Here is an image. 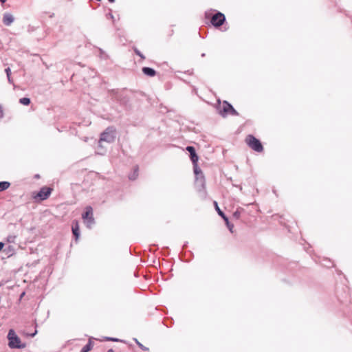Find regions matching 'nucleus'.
<instances>
[{
	"mask_svg": "<svg viewBox=\"0 0 352 352\" xmlns=\"http://www.w3.org/2000/svg\"><path fill=\"white\" fill-rule=\"evenodd\" d=\"M116 138V130L113 126L107 127L102 133H101L100 139L98 140V148L101 149V151H98L97 153L103 155L105 150L103 148L102 142L113 143Z\"/></svg>",
	"mask_w": 352,
	"mask_h": 352,
	"instance_id": "obj_1",
	"label": "nucleus"
},
{
	"mask_svg": "<svg viewBox=\"0 0 352 352\" xmlns=\"http://www.w3.org/2000/svg\"><path fill=\"white\" fill-rule=\"evenodd\" d=\"M216 109L218 113L223 118H226L228 115L234 116H239L237 111L226 100H224L221 104L220 100H218V104L216 105Z\"/></svg>",
	"mask_w": 352,
	"mask_h": 352,
	"instance_id": "obj_2",
	"label": "nucleus"
},
{
	"mask_svg": "<svg viewBox=\"0 0 352 352\" xmlns=\"http://www.w3.org/2000/svg\"><path fill=\"white\" fill-rule=\"evenodd\" d=\"M8 339V346L10 349H23L25 344L21 343V339L16 334L13 329H10L7 336Z\"/></svg>",
	"mask_w": 352,
	"mask_h": 352,
	"instance_id": "obj_3",
	"label": "nucleus"
},
{
	"mask_svg": "<svg viewBox=\"0 0 352 352\" xmlns=\"http://www.w3.org/2000/svg\"><path fill=\"white\" fill-rule=\"evenodd\" d=\"M246 143L250 148L256 152L261 153L263 151V146L261 141L253 135H248L246 137Z\"/></svg>",
	"mask_w": 352,
	"mask_h": 352,
	"instance_id": "obj_4",
	"label": "nucleus"
},
{
	"mask_svg": "<svg viewBox=\"0 0 352 352\" xmlns=\"http://www.w3.org/2000/svg\"><path fill=\"white\" fill-rule=\"evenodd\" d=\"M82 218L84 220L87 227L91 228L95 223V220L93 215V208L91 206H88L85 208V212L82 214Z\"/></svg>",
	"mask_w": 352,
	"mask_h": 352,
	"instance_id": "obj_5",
	"label": "nucleus"
},
{
	"mask_svg": "<svg viewBox=\"0 0 352 352\" xmlns=\"http://www.w3.org/2000/svg\"><path fill=\"white\" fill-rule=\"evenodd\" d=\"M224 14L217 11L210 19V23L214 28H219L226 22Z\"/></svg>",
	"mask_w": 352,
	"mask_h": 352,
	"instance_id": "obj_6",
	"label": "nucleus"
},
{
	"mask_svg": "<svg viewBox=\"0 0 352 352\" xmlns=\"http://www.w3.org/2000/svg\"><path fill=\"white\" fill-rule=\"evenodd\" d=\"M214 205L215 207V210L217 212L218 214L222 217V219L224 220L226 226L229 229L230 232H233V228L234 225L231 223L229 221L228 217L225 214V213L220 209V208L218 206V204L216 201H214Z\"/></svg>",
	"mask_w": 352,
	"mask_h": 352,
	"instance_id": "obj_7",
	"label": "nucleus"
},
{
	"mask_svg": "<svg viewBox=\"0 0 352 352\" xmlns=\"http://www.w3.org/2000/svg\"><path fill=\"white\" fill-rule=\"evenodd\" d=\"M52 189L50 187H42L38 192L35 195L34 198H38L41 201L45 200L48 198L52 192Z\"/></svg>",
	"mask_w": 352,
	"mask_h": 352,
	"instance_id": "obj_8",
	"label": "nucleus"
},
{
	"mask_svg": "<svg viewBox=\"0 0 352 352\" xmlns=\"http://www.w3.org/2000/svg\"><path fill=\"white\" fill-rule=\"evenodd\" d=\"M186 150L189 153L190 160L192 161L193 166H196L199 160V157L196 153L195 148L192 146H188Z\"/></svg>",
	"mask_w": 352,
	"mask_h": 352,
	"instance_id": "obj_9",
	"label": "nucleus"
},
{
	"mask_svg": "<svg viewBox=\"0 0 352 352\" xmlns=\"http://www.w3.org/2000/svg\"><path fill=\"white\" fill-rule=\"evenodd\" d=\"M14 20V16L10 13H5L3 16V23L5 25H10Z\"/></svg>",
	"mask_w": 352,
	"mask_h": 352,
	"instance_id": "obj_10",
	"label": "nucleus"
},
{
	"mask_svg": "<svg viewBox=\"0 0 352 352\" xmlns=\"http://www.w3.org/2000/svg\"><path fill=\"white\" fill-rule=\"evenodd\" d=\"M195 185L197 190L199 192L204 190L206 188V180L203 179H195Z\"/></svg>",
	"mask_w": 352,
	"mask_h": 352,
	"instance_id": "obj_11",
	"label": "nucleus"
},
{
	"mask_svg": "<svg viewBox=\"0 0 352 352\" xmlns=\"http://www.w3.org/2000/svg\"><path fill=\"white\" fill-rule=\"evenodd\" d=\"M142 72L144 75L149 77H153L156 74V71L153 68L149 67H144L142 68Z\"/></svg>",
	"mask_w": 352,
	"mask_h": 352,
	"instance_id": "obj_12",
	"label": "nucleus"
},
{
	"mask_svg": "<svg viewBox=\"0 0 352 352\" xmlns=\"http://www.w3.org/2000/svg\"><path fill=\"white\" fill-rule=\"evenodd\" d=\"M193 171L195 176V179H205V177L201 170V168L197 165L196 166H193Z\"/></svg>",
	"mask_w": 352,
	"mask_h": 352,
	"instance_id": "obj_13",
	"label": "nucleus"
},
{
	"mask_svg": "<svg viewBox=\"0 0 352 352\" xmlns=\"http://www.w3.org/2000/svg\"><path fill=\"white\" fill-rule=\"evenodd\" d=\"M72 230L76 240H77L80 236L79 226L77 221L73 223Z\"/></svg>",
	"mask_w": 352,
	"mask_h": 352,
	"instance_id": "obj_14",
	"label": "nucleus"
},
{
	"mask_svg": "<svg viewBox=\"0 0 352 352\" xmlns=\"http://www.w3.org/2000/svg\"><path fill=\"white\" fill-rule=\"evenodd\" d=\"M93 348V342L91 340L81 349L80 352H89Z\"/></svg>",
	"mask_w": 352,
	"mask_h": 352,
	"instance_id": "obj_15",
	"label": "nucleus"
},
{
	"mask_svg": "<svg viewBox=\"0 0 352 352\" xmlns=\"http://www.w3.org/2000/svg\"><path fill=\"white\" fill-rule=\"evenodd\" d=\"M10 186V183L8 182H0V192H2L3 190H6L8 189Z\"/></svg>",
	"mask_w": 352,
	"mask_h": 352,
	"instance_id": "obj_16",
	"label": "nucleus"
},
{
	"mask_svg": "<svg viewBox=\"0 0 352 352\" xmlns=\"http://www.w3.org/2000/svg\"><path fill=\"white\" fill-rule=\"evenodd\" d=\"M16 238H17L16 234H9L6 237V241L9 243H14Z\"/></svg>",
	"mask_w": 352,
	"mask_h": 352,
	"instance_id": "obj_17",
	"label": "nucleus"
},
{
	"mask_svg": "<svg viewBox=\"0 0 352 352\" xmlns=\"http://www.w3.org/2000/svg\"><path fill=\"white\" fill-rule=\"evenodd\" d=\"M244 211V209L239 207L236 209L235 212L233 213V218L236 219H239L241 215V213Z\"/></svg>",
	"mask_w": 352,
	"mask_h": 352,
	"instance_id": "obj_18",
	"label": "nucleus"
},
{
	"mask_svg": "<svg viewBox=\"0 0 352 352\" xmlns=\"http://www.w3.org/2000/svg\"><path fill=\"white\" fill-rule=\"evenodd\" d=\"M19 102L23 105H29L31 102L30 99L29 98H22L19 99Z\"/></svg>",
	"mask_w": 352,
	"mask_h": 352,
	"instance_id": "obj_19",
	"label": "nucleus"
},
{
	"mask_svg": "<svg viewBox=\"0 0 352 352\" xmlns=\"http://www.w3.org/2000/svg\"><path fill=\"white\" fill-rule=\"evenodd\" d=\"M322 265L327 267H331L333 266V262L330 259L325 258L323 260Z\"/></svg>",
	"mask_w": 352,
	"mask_h": 352,
	"instance_id": "obj_20",
	"label": "nucleus"
},
{
	"mask_svg": "<svg viewBox=\"0 0 352 352\" xmlns=\"http://www.w3.org/2000/svg\"><path fill=\"white\" fill-rule=\"evenodd\" d=\"M133 341L140 346V349H142L144 351H147L148 349L146 346H144L143 344H142L138 339L133 338Z\"/></svg>",
	"mask_w": 352,
	"mask_h": 352,
	"instance_id": "obj_21",
	"label": "nucleus"
},
{
	"mask_svg": "<svg viewBox=\"0 0 352 352\" xmlns=\"http://www.w3.org/2000/svg\"><path fill=\"white\" fill-rule=\"evenodd\" d=\"M133 52L138 55L142 60L145 58V56L137 48L133 47Z\"/></svg>",
	"mask_w": 352,
	"mask_h": 352,
	"instance_id": "obj_22",
	"label": "nucleus"
},
{
	"mask_svg": "<svg viewBox=\"0 0 352 352\" xmlns=\"http://www.w3.org/2000/svg\"><path fill=\"white\" fill-rule=\"evenodd\" d=\"M138 170V166H133V180L135 179V177H136V172Z\"/></svg>",
	"mask_w": 352,
	"mask_h": 352,
	"instance_id": "obj_23",
	"label": "nucleus"
},
{
	"mask_svg": "<svg viewBox=\"0 0 352 352\" xmlns=\"http://www.w3.org/2000/svg\"><path fill=\"white\" fill-rule=\"evenodd\" d=\"M106 17H107V19H112L113 20L114 19V16H113V14L111 12L106 14Z\"/></svg>",
	"mask_w": 352,
	"mask_h": 352,
	"instance_id": "obj_24",
	"label": "nucleus"
},
{
	"mask_svg": "<svg viewBox=\"0 0 352 352\" xmlns=\"http://www.w3.org/2000/svg\"><path fill=\"white\" fill-rule=\"evenodd\" d=\"M4 116V112L3 109V107L0 104V119L3 118Z\"/></svg>",
	"mask_w": 352,
	"mask_h": 352,
	"instance_id": "obj_25",
	"label": "nucleus"
},
{
	"mask_svg": "<svg viewBox=\"0 0 352 352\" xmlns=\"http://www.w3.org/2000/svg\"><path fill=\"white\" fill-rule=\"evenodd\" d=\"M5 72L7 74V77L9 78V76H10L11 74V69L10 67H7L6 69H5Z\"/></svg>",
	"mask_w": 352,
	"mask_h": 352,
	"instance_id": "obj_26",
	"label": "nucleus"
},
{
	"mask_svg": "<svg viewBox=\"0 0 352 352\" xmlns=\"http://www.w3.org/2000/svg\"><path fill=\"white\" fill-rule=\"evenodd\" d=\"M112 337H104V340H107V341H112Z\"/></svg>",
	"mask_w": 352,
	"mask_h": 352,
	"instance_id": "obj_27",
	"label": "nucleus"
},
{
	"mask_svg": "<svg viewBox=\"0 0 352 352\" xmlns=\"http://www.w3.org/2000/svg\"><path fill=\"white\" fill-rule=\"evenodd\" d=\"M113 342H123L122 340H120L118 338H112Z\"/></svg>",
	"mask_w": 352,
	"mask_h": 352,
	"instance_id": "obj_28",
	"label": "nucleus"
},
{
	"mask_svg": "<svg viewBox=\"0 0 352 352\" xmlns=\"http://www.w3.org/2000/svg\"><path fill=\"white\" fill-rule=\"evenodd\" d=\"M4 247V243L3 242H0V251L3 250Z\"/></svg>",
	"mask_w": 352,
	"mask_h": 352,
	"instance_id": "obj_29",
	"label": "nucleus"
},
{
	"mask_svg": "<svg viewBox=\"0 0 352 352\" xmlns=\"http://www.w3.org/2000/svg\"><path fill=\"white\" fill-rule=\"evenodd\" d=\"M25 292H23L21 294L20 296H19V299H20V300H21V299H22V298L25 296Z\"/></svg>",
	"mask_w": 352,
	"mask_h": 352,
	"instance_id": "obj_30",
	"label": "nucleus"
},
{
	"mask_svg": "<svg viewBox=\"0 0 352 352\" xmlns=\"http://www.w3.org/2000/svg\"><path fill=\"white\" fill-rule=\"evenodd\" d=\"M37 333V331L35 330V331L30 335V337L33 338L36 334Z\"/></svg>",
	"mask_w": 352,
	"mask_h": 352,
	"instance_id": "obj_31",
	"label": "nucleus"
},
{
	"mask_svg": "<svg viewBox=\"0 0 352 352\" xmlns=\"http://www.w3.org/2000/svg\"><path fill=\"white\" fill-rule=\"evenodd\" d=\"M134 257H135V260H136V261H140V258H139V256H137V255H135V256H134V255H133V258H134Z\"/></svg>",
	"mask_w": 352,
	"mask_h": 352,
	"instance_id": "obj_32",
	"label": "nucleus"
},
{
	"mask_svg": "<svg viewBox=\"0 0 352 352\" xmlns=\"http://www.w3.org/2000/svg\"><path fill=\"white\" fill-rule=\"evenodd\" d=\"M8 80L10 83H12V80L11 79L10 76L8 78Z\"/></svg>",
	"mask_w": 352,
	"mask_h": 352,
	"instance_id": "obj_33",
	"label": "nucleus"
},
{
	"mask_svg": "<svg viewBox=\"0 0 352 352\" xmlns=\"http://www.w3.org/2000/svg\"><path fill=\"white\" fill-rule=\"evenodd\" d=\"M209 15H210V14L208 12H206V13H205L206 18H209Z\"/></svg>",
	"mask_w": 352,
	"mask_h": 352,
	"instance_id": "obj_34",
	"label": "nucleus"
},
{
	"mask_svg": "<svg viewBox=\"0 0 352 352\" xmlns=\"http://www.w3.org/2000/svg\"><path fill=\"white\" fill-rule=\"evenodd\" d=\"M107 352H115V351L112 349H110L108 350Z\"/></svg>",
	"mask_w": 352,
	"mask_h": 352,
	"instance_id": "obj_35",
	"label": "nucleus"
},
{
	"mask_svg": "<svg viewBox=\"0 0 352 352\" xmlns=\"http://www.w3.org/2000/svg\"><path fill=\"white\" fill-rule=\"evenodd\" d=\"M6 1V0H0V2H1L2 3H5Z\"/></svg>",
	"mask_w": 352,
	"mask_h": 352,
	"instance_id": "obj_36",
	"label": "nucleus"
},
{
	"mask_svg": "<svg viewBox=\"0 0 352 352\" xmlns=\"http://www.w3.org/2000/svg\"><path fill=\"white\" fill-rule=\"evenodd\" d=\"M110 3H113L115 2V0H108Z\"/></svg>",
	"mask_w": 352,
	"mask_h": 352,
	"instance_id": "obj_37",
	"label": "nucleus"
},
{
	"mask_svg": "<svg viewBox=\"0 0 352 352\" xmlns=\"http://www.w3.org/2000/svg\"><path fill=\"white\" fill-rule=\"evenodd\" d=\"M100 52L101 54H104V52L102 51V50L100 49Z\"/></svg>",
	"mask_w": 352,
	"mask_h": 352,
	"instance_id": "obj_38",
	"label": "nucleus"
},
{
	"mask_svg": "<svg viewBox=\"0 0 352 352\" xmlns=\"http://www.w3.org/2000/svg\"><path fill=\"white\" fill-rule=\"evenodd\" d=\"M129 179H132V177H131V176L130 175H129Z\"/></svg>",
	"mask_w": 352,
	"mask_h": 352,
	"instance_id": "obj_39",
	"label": "nucleus"
},
{
	"mask_svg": "<svg viewBox=\"0 0 352 352\" xmlns=\"http://www.w3.org/2000/svg\"><path fill=\"white\" fill-rule=\"evenodd\" d=\"M8 249H12V247L11 245H9Z\"/></svg>",
	"mask_w": 352,
	"mask_h": 352,
	"instance_id": "obj_40",
	"label": "nucleus"
},
{
	"mask_svg": "<svg viewBox=\"0 0 352 352\" xmlns=\"http://www.w3.org/2000/svg\"><path fill=\"white\" fill-rule=\"evenodd\" d=\"M201 56H202V57H204V56H205V54H204V53H203V54H201Z\"/></svg>",
	"mask_w": 352,
	"mask_h": 352,
	"instance_id": "obj_41",
	"label": "nucleus"
}]
</instances>
